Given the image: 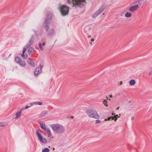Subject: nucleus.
Returning <instances> with one entry per match:
<instances>
[{"instance_id":"obj_1","label":"nucleus","mask_w":152,"mask_h":152,"mask_svg":"<svg viewBox=\"0 0 152 152\" xmlns=\"http://www.w3.org/2000/svg\"><path fill=\"white\" fill-rule=\"evenodd\" d=\"M72 6L75 7L76 9L84 7L86 4V0H72Z\"/></svg>"},{"instance_id":"obj_2","label":"nucleus","mask_w":152,"mask_h":152,"mask_svg":"<svg viewBox=\"0 0 152 152\" xmlns=\"http://www.w3.org/2000/svg\"><path fill=\"white\" fill-rule=\"evenodd\" d=\"M61 15L63 16L67 15L69 13V7L66 5H62L60 3L58 7Z\"/></svg>"},{"instance_id":"obj_3","label":"nucleus","mask_w":152,"mask_h":152,"mask_svg":"<svg viewBox=\"0 0 152 152\" xmlns=\"http://www.w3.org/2000/svg\"><path fill=\"white\" fill-rule=\"evenodd\" d=\"M43 25L46 31L48 32L47 35H50L53 34L55 33V30L53 28H51L49 30L50 23L47 19H45L43 23Z\"/></svg>"},{"instance_id":"obj_4","label":"nucleus","mask_w":152,"mask_h":152,"mask_svg":"<svg viewBox=\"0 0 152 152\" xmlns=\"http://www.w3.org/2000/svg\"><path fill=\"white\" fill-rule=\"evenodd\" d=\"M86 113L90 118L99 119V116L97 111L92 109H89L86 110Z\"/></svg>"},{"instance_id":"obj_5","label":"nucleus","mask_w":152,"mask_h":152,"mask_svg":"<svg viewBox=\"0 0 152 152\" xmlns=\"http://www.w3.org/2000/svg\"><path fill=\"white\" fill-rule=\"evenodd\" d=\"M51 127L54 131L58 133L62 134L64 132V128L61 125L53 124L51 125Z\"/></svg>"},{"instance_id":"obj_6","label":"nucleus","mask_w":152,"mask_h":152,"mask_svg":"<svg viewBox=\"0 0 152 152\" xmlns=\"http://www.w3.org/2000/svg\"><path fill=\"white\" fill-rule=\"evenodd\" d=\"M105 8V7L104 5L102 6L99 8L98 11H96L92 15V17L93 18H96L104 10Z\"/></svg>"},{"instance_id":"obj_7","label":"nucleus","mask_w":152,"mask_h":152,"mask_svg":"<svg viewBox=\"0 0 152 152\" xmlns=\"http://www.w3.org/2000/svg\"><path fill=\"white\" fill-rule=\"evenodd\" d=\"M42 67L43 65H39V66L35 69L34 72V76L35 77L37 76L39 74L42 72Z\"/></svg>"},{"instance_id":"obj_8","label":"nucleus","mask_w":152,"mask_h":152,"mask_svg":"<svg viewBox=\"0 0 152 152\" xmlns=\"http://www.w3.org/2000/svg\"><path fill=\"white\" fill-rule=\"evenodd\" d=\"M39 132V130H37L36 132V134L39 140L42 142H47L46 140L42 137V135Z\"/></svg>"},{"instance_id":"obj_9","label":"nucleus","mask_w":152,"mask_h":152,"mask_svg":"<svg viewBox=\"0 0 152 152\" xmlns=\"http://www.w3.org/2000/svg\"><path fill=\"white\" fill-rule=\"evenodd\" d=\"M35 39V36L34 35H32L31 39L29 40L28 43L26 45V48H28L34 42Z\"/></svg>"},{"instance_id":"obj_10","label":"nucleus","mask_w":152,"mask_h":152,"mask_svg":"<svg viewBox=\"0 0 152 152\" xmlns=\"http://www.w3.org/2000/svg\"><path fill=\"white\" fill-rule=\"evenodd\" d=\"M139 5L136 4L135 5L132 6L130 7L129 9V11L130 12H133L134 11L136 10L137 9L139 8Z\"/></svg>"},{"instance_id":"obj_11","label":"nucleus","mask_w":152,"mask_h":152,"mask_svg":"<svg viewBox=\"0 0 152 152\" xmlns=\"http://www.w3.org/2000/svg\"><path fill=\"white\" fill-rule=\"evenodd\" d=\"M148 0H138L136 2V3L138 4L139 6H142V7L144 4H145Z\"/></svg>"},{"instance_id":"obj_12","label":"nucleus","mask_w":152,"mask_h":152,"mask_svg":"<svg viewBox=\"0 0 152 152\" xmlns=\"http://www.w3.org/2000/svg\"><path fill=\"white\" fill-rule=\"evenodd\" d=\"M22 110V109H21L20 111H17L15 113L16 116L15 118V119H18L20 117L21 115Z\"/></svg>"},{"instance_id":"obj_13","label":"nucleus","mask_w":152,"mask_h":152,"mask_svg":"<svg viewBox=\"0 0 152 152\" xmlns=\"http://www.w3.org/2000/svg\"><path fill=\"white\" fill-rule=\"evenodd\" d=\"M48 112L47 110H45L41 113L39 115V118H42L43 117L45 116L48 113Z\"/></svg>"},{"instance_id":"obj_14","label":"nucleus","mask_w":152,"mask_h":152,"mask_svg":"<svg viewBox=\"0 0 152 152\" xmlns=\"http://www.w3.org/2000/svg\"><path fill=\"white\" fill-rule=\"evenodd\" d=\"M28 63L31 66L33 67H34L35 66V64L32 61H31L30 58H28L27 60Z\"/></svg>"},{"instance_id":"obj_15","label":"nucleus","mask_w":152,"mask_h":152,"mask_svg":"<svg viewBox=\"0 0 152 152\" xmlns=\"http://www.w3.org/2000/svg\"><path fill=\"white\" fill-rule=\"evenodd\" d=\"M47 18L46 19H47L48 20H51L52 19V14L50 12H48L47 15Z\"/></svg>"},{"instance_id":"obj_16","label":"nucleus","mask_w":152,"mask_h":152,"mask_svg":"<svg viewBox=\"0 0 152 152\" xmlns=\"http://www.w3.org/2000/svg\"><path fill=\"white\" fill-rule=\"evenodd\" d=\"M39 123L41 128L45 131L47 128L45 127V124L43 122H42V123L39 122Z\"/></svg>"},{"instance_id":"obj_17","label":"nucleus","mask_w":152,"mask_h":152,"mask_svg":"<svg viewBox=\"0 0 152 152\" xmlns=\"http://www.w3.org/2000/svg\"><path fill=\"white\" fill-rule=\"evenodd\" d=\"M28 51L29 54H30L31 52H34L35 51V50L33 48L30 47L28 49Z\"/></svg>"},{"instance_id":"obj_18","label":"nucleus","mask_w":152,"mask_h":152,"mask_svg":"<svg viewBox=\"0 0 152 152\" xmlns=\"http://www.w3.org/2000/svg\"><path fill=\"white\" fill-rule=\"evenodd\" d=\"M136 82L134 80H131L129 81V84L131 86H133L135 84Z\"/></svg>"},{"instance_id":"obj_19","label":"nucleus","mask_w":152,"mask_h":152,"mask_svg":"<svg viewBox=\"0 0 152 152\" xmlns=\"http://www.w3.org/2000/svg\"><path fill=\"white\" fill-rule=\"evenodd\" d=\"M132 14L131 13L129 12H126L125 14V17L126 18H130L132 16Z\"/></svg>"},{"instance_id":"obj_20","label":"nucleus","mask_w":152,"mask_h":152,"mask_svg":"<svg viewBox=\"0 0 152 152\" xmlns=\"http://www.w3.org/2000/svg\"><path fill=\"white\" fill-rule=\"evenodd\" d=\"M21 66H26V63L24 61H20V62L18 63Z\"/></svg>"},{"instance_id":"obj_21","label":"nucleus","mask_w":152,"mask_h":152,"mask_svg":"<svg viewBox=\"0 0 152 152\" xmlns=\"http://www.w3.org/2000/svg\"><path fill=\"white\" fill-rule=\"evenodd\" d=\"M45 131L47 132L48 134V137H50L51 136V133L49 129L48 128H47Z\"/></svg>"},{"instance_id":"obj_22","label":"nucleus","mask_w":152,"mask_h":152,"mask_svg":"<svg viewBox=\"0 0 152 152\" xmlns=\"http://www.w3.org/2000/svg\"><path fill=\"white\" fill-rule=\"evenodd\" d=\"M15 60L17 63L18 64L21 60L17 56L15 58Z\"/></svg>"},{"instance_id":"obj_23","label":"nucleus","mask_w":152,"mask_h":152,"mask_svg":"<svg viewBox=\"0 0 152 152\" xmlns=\"http://www.w3.org/2000/svg\"><path fill=\"white\" fill-rule=\"evenodd\" d=\"M49 149L47 148H46L42 150V152H49Z\"/></svg>"},{"instance_id":"obj_24","label":"nucleus","mask_w":152,"mask_h":152,"mask_svg":"<svg viewBox=\"0 0 152 152\" xmlns=\"http://www.w3.org/2000/svg\"><path fill=\"white\" fill-rule=\"evenodd\" d=\"M21 55L22 57L24 59H26L28 58V55L27 54H23V55L22 54Z\"/></svg>"},{"instance_id":"obj_25","label":"nucleus","mask_w":152,"mask_h":152,"mask_svg":"<svg viewBox=\"0 0 152 152\" xmlns=\"http://www.w3.org/2000/svg\"><path fill=\"white\" fill-rule=\"evenodd\" d=\"M112 118V120H113L114 118L113 117V116H112L111 117H108L107 118L105 119L104 121H109Z\"/></svg>"},{"instance_id":"obj_26","label":"nucleus","mask_w":152,"mask_h":152,"mask_svg":"<svg viewBox=\"0 0 152 152\" xmlns=\"http://www.w3.org/2000/svg\"><path fill=\"white\" fill-rule=\"evenodd\" d=\"M34 104H36V105L38 104L39 105H42V103L41 102H35L34 103Z\"/></svg>"},{"instance_id":"obj_27","label":"nucleus","mask_w":152,"mask_h":152,"mask_svg":"<svg viewBox=\"0 0 152 152\" xmlns=\"http://www.w3.org/2000/svg\"><path fill=\"white\" fill-rule=\"evenodd\" d=\"M67 3L68 4H70L71 5V6H72V5H73V4H72V1H71V0H67L66 1Z\"/></svg>"},{"instance_id":"obj_28","label":"nucleus","mask_w":152,"mask_h":152,"mask_svg":"<svg viewBox=\"0 0 152 152\" xmlns=\"http://www.w3.org/2000/svg\"><path fill=\"white\" fill-rule=\"evenodd\" d=\"M148 74L149 76H151L152 75V68L150 69L148 73Z\"/></svg>"},{"instance_id":"obj_29","label":"nucleus","mask_w":152,"mask_h":152,"mask_svg":"<svg viewBox=\"0 0 152 152\" xmlns=\"http://www.w3.org/2000/svg\"><path fill=\"white\" fill-rule=\"evenodd\" d=\"M103 104H104V105L106 106V107H107L108 106V105L107 104V102L106 101V100H104L103 101Z\"/></svg>"},{"instance_id":"obj_30","label":"nucleus","mask_w":152,"mask_h":152,"mask_svg":"<svg viewBox=\"0 0 152 152\" xmlns=\"http://www.w3.org/2000/svg\"><path fill=\"white\" fill-rule=\"evenodd\" d=\"M39 48L41 50H43V48L42 46V44L40 43L39 44Z\"/></svg>"},{"instance_id":"obj_31","label":"nucleus","mask_w":152,"mask_h":152,"mask_svg":"<svg viewBox=\"0 0 152 152\" xmlns=\"http://www.w3.org/2000/svg\"><path fill=\"white\" fill-rule=\"evenodd\" d=\"M27 48H26V46H25V47L23 49V52H22V54H23H23H25V53L26 51V49Z\"/></svg>"},{"instance_id":"obj_32","label":"nucleus","mask_w":152,"mask_h":152,"mask_svg":"<svg viewBox=\"0 0 152 152\" xmlns=\"http://www.w3.org/2000/svg\"><path fill=\"white\" fill-rule=\"evenodd\" d=\"M101 122V121L100 120H96L95 121V124H96L98 123H99Z\"/></svg>"},{"instance_id":"obj_33","label":"nucleus","mask_w":152,"mask_h":152,"mask_svg":"<svg viewBox=\"0 0 152 152\" xmlns=\"http://www.w3.org/2000/svg\"><path fill=\"white\" fill-rule=\"evenodd\" d=\"M5 125L4 123L2 122L0 123V126H4Z\"/></svg>"},{"instance_id":"obj_34","label":"nucleus","mask_w":152,"mask_h":152,"mask_svg":"<svg viewBox=\"0 0 152 152\" xmlns=\"http://www.w3.org/2000/svg\"><path fill=\"white\" fill-rule=\"evenodd\" d=\"M30 106H26L25 107V109H28L29 108Z\"/></svg>"},{"instance_id":"obj_35","label":"nucleus","mask_w":152,"mask_h":152,"mask_svg":"<svg viewBox=\"0 0 152 152\" xmlns=\"http://www.w3.org/2000/svg\"><path fill=\"white\" fill-rule=\"evenodd\" d=\"M113 118H114V119L115 120V121H116L117 119V117H114V116H113Z\"/></svg>"},{"instance_id":"obj_36","label":"nucleus","mask_w":152,"mask_h":152,"mask_svg":"<svg viewBox=\"0 0 152 152\" xmlns=\"http://www.w3.org/2000/svg\"><path fill=\"white\" fill-rule=\"evenodd\" d=\"M45 42H43L42 44V46H45Z\"/></svg>"},{"instance_id":"obj_37","label":"nucleus","mask_w":152,"mask_h":152,"mask_svg":"<svg viewBox=\"0 0 152 152\" xmlns=\"http://www.w3.org/2000/svg\"><path fill=\"white\" fill-rule=\"evenodd\" d=\"M91 42H93L94 41V39L93 38H92L91 39Z\"/></svg>"},{"instance_id":"obj_38","label":"nucleus","mask_w":152,"mask_h":152,"mask_svg":"<svg viewBox=\"0 0 152 152\" xmlns=\"http://www.w3.org/2000/svg\"><path fill=\"white\" fill-rule=\"evenodd\" d=\"M118 115H114V117H118Z\"/></svg>"},{"instance_id":"obj_39","label":"nucleus","mask_w":152,"mask_h":152,"mask_svg":"<svg viewBox=\"0 0 152 152\" xmlns=\"http://www.w3.org/2000/svg\"><path fill=\"white\" fill-rule=\"evenodd\" d=\"M91 37V36L90 35H88V38H90Z\"/></svg>"},{"instance_id":"obj_40","label":"nucleus","mask_w":152,"mask_h":152,"mask_svg":"<svg viewBox=\"0 0 152 152\" xmlns=\"http://www.w3.org/2000/svg\"><path fill=\"white\" fill-rule=\"evenodd\" d=\"M122 83V81H121L120 82V83L119 84V85H121Z\"/></svg>"},{"instance_id":"obj_41","label":"nucleus","mask_w":152,"mask_h":152,"mask_svg":"<svg viewBox=\"0 0 152 152\" xmlns=\"http://www.w3.org/2000/svg\"><path fill=\"white\" fill-rule=\"evenodd\" d=\"M131 119H132V120H133L134 119V117H132L131 118Z\"/></svg>"},{"instance_id":"obj_42","label":"nucleus","mask_w":152,"mask_h":152,"mask_svg":"<svg viewBox=\"0 0 152 152\" xmlns=\"http://www.w3.org/2000/svg\"><path fill=\"white\" fill-rule=\"evenodd\" d=\"M109 96H110V97H111V98L112 97V95H109Z\"/></svg>"},{"instance_id":"obj_43","label":"nucleus","mask_w":152,"mask_h":152,"mask_svg":"<svg viewBox=\"0 0 152 152\" xmlns=\"http://www.w3.org/2000/svg\"><path fill=\"white\" fill-rule=\"evenodd\" d=\"M119 107H118L117 109H116L117 110H118V109H119Z\"/></svg>"},{"instance_id":"obj_44","label":"nucleus","mask_w":152,"mask_h":152,"mask_svg":"<svg viewBox=\"0 0 152 152\" xmlns=\"http://www.w3.org/2000/svg\"><path fill=\"white\" fill-rule=\"evenodd\" d=\"M115 113H112V115H115Z\"/></svg>"},{"instance_id":"obj_45","label":"nucleus","mask_w":152,"mask_h":152,"mask_svg":"<svg viewBox=\"0 0 152 152\" xmlns=\"http://www.w3.org/2000/svg\"><path fill=\"white\" fill-rule=\"evenodd\" d=\"M55 148H53V150H55Z\"/></svg>"},{"instance_id":"obj_46","label":"nucleus","mask_w":152,"mask_h":152,"mask_svg":"<svg viewBox=\"0 0 152 152\" xmlns=\"http://www.w3.org/2000/svg\"><path fill=\"white\" fill-rule=\"evenodd\" d=\"M71 118H73V116H71Z\"/></svg>"},{"instance_id":"obj_47","label":"nucleus","mask_w":152,"mask_h":152,"mask_svg":"<svg viewBox=\"0 0 152 152\" xmlns=\"http://www.w3.org/2000/svg\"><path fill=\"white\" fill-rule=\"evenodd\" d=\"M130 102H131V101H129V103H130Z\"/></svg>"},{"instance_id":"obj_48","label":"nucleus","mask_w":152,"mask_h":152,"mask_svg":"<svg viewBox=\"0 0 152 152\" xmlns=\"http://www.w3.org/2000/svg\"><path fill=\"white\" fill-rule=\"evenodd\" d=\"M90 43V44H91V45L92 43H91V42Z\"/></svg>"},{"instance_id":"obj_49","label":"nucleus","mask_w":152,"mask_h":152,"mask_svg":"<svg viewBox=\"0 0 152 152\" xmlns=\"http://www.w3.org/2000/svg\"><path fill=\"white\" fill-rule=\"evenodd\" d=\"M104 13L103 15H104Z\"/></svg>"}]
</instances>
